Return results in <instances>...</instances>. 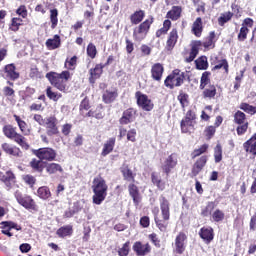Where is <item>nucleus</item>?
<instances>
[{
    "label": "nucleus",
    "mask_w": 256,
    "mask_h": 256,
    "mask_svg": "<svg viewBox=\"0 0 256 256\" xmlns=\"http://www.w3.org/2000/svg\"><path fill=\"white\" fill-rule=\"evenodd\" d=\"M240 109L242 111H245V113H249L250 115H255V113H256V107L255 106H251L248 103H242L240 105Z\"/></svg>",
    "instance_id": "54"
},
{
    "label": "nucleus",
    "mask_w": 256,
    "mask_h": 256,
    "mask_svg": "<svg viewBox=\"0 0 256 256\" xmlns=\"http://www.w3.org/2000/svg\"><path fill=\"white\" fill-rule=\"evenodd\" d=\"M152 24H153V18H151L150 20L149 19L145 20L137 28H135L133 31V37L135 41H143L147 33H149V29H151Z\"/></svg>",
    "instance_id": "5"
},
{
    "label": "nucleus",
    "mask_w": 256,
    "mask_h": 256,
    "mask_svg": "<svg viewBox=\"0 0 256 256\" xmlns=\"http://www.w3.org/2000/svg\"><path fill=\"white\" fill-rule=\"evenodd\" d=\"M23 19L21 18H12L11 25L9 27L10 31L17 32L19 31V26L22 25Z\"/></svg>",
    "instance_id": "52"
},
{
    "label": "nucleus",
    "mask_w": 256,
    "mask_h": 256,
    "mask_svg": "<svg viewBox=\"0 0 256 256\" xmlns=\"http://www.w3.org/2000/svg\"><path fill=\"white\" fill-rule=\"evenodd\" d=\"M47 129V135L49 137H53V135H57L59 133V128L57 127V118L55 116H50L44 122Z\"/></svg>",
    "instance_id": "9"
},
{
    "label": "nucleus",
    "mask_w": 256,
    "mask_h": 256,
    "mask_svg": "<svg viewBox=\"0 0 256 256\" xmlns=\"http://www.w3.org/2000/svg\"><path fill=\"white\" fill-rule=\"evenodd\" d=\"M2 229H9V231H11V229H15L16 231H21V226L18 225L17 223L13 222V221H3L1 222Z\"/></svg>",
    "instance_id": "47"
},
{
    "label": "nucleus",
    "mask_w": 256,
    "mask_h": 256,
    "mask_svg": "<svg viewBox=\"0 0 256 256\" xmlns=\"http://www.w3.org/2000/svg\"><path fill=\"white\" fill-rule=\"evenodd\" d=\"M46 171L50 175L57 173V171H59L60 173H63V167H61V165L57 163H50L46 166Z\"/></svg>",
    "instance_id": "43"
},
{
    "label": "nucleus",
    "mask_w": 256,
    "mask_h": 256,
    "mask_svg": "<svg viewBox=\"0 0 256 256\" xmlns=\"http://www.w3.org/2000/svg\"><path fill=\"white\" fill-rule=\"evenodd\" d=\"M164 71H165V68L163 67V64L155 63L154 65H152V68H151L152 79H154V81H161V79H163Z\"/></svg>",
    "instance_id": "15"
},
{
    "label": "nucleus",
    "mask_w": 256,
    "mask_h": 256,
    "mask_svg": "<svg viewBox=\"0 0 256 256\" xmlns=\"http://www.w3.org/2000/svg\"><path fill=\"white\" fill-rule=\"evenodd\" d=\"M94 117L95 119H103L105 117V114L103 113V106L98 105L96 110L94 111Z\"/></svg>",
    "instance_id": "60"
},
{
    "label": "nucleus",
    "mask_w": 256,
    "mask_h": 256,
    "mask_svg": "<svg viewBox=\"0 0 256 256\" xmlns=\"http://www.w3.org/2000/svg\"><path fill=\"white\" fill-rule=\"evenodd\" d=\"M34 155L42 161H55L57 152L53 148H39L38 150H34Z\"/></svg>",
    "instance_id": "6"
},
{
    "label": "nucleus",
    "mask_w": 256,
    "mask_h": 256,
    "mask_svg": "<svg viewBox=\"0 0 256 256\" xmlns=\"http://www.w3.org/2000/svg\"><path fill=\"white\" fill-rule=\"evenodd\" d=\"M129 245H131V243L129 241L124 243L123 246L118 250V255L119 256H128L129 251H130Z\"/></svg>",
    "instance_id": "56"
},
{
    "label": "nucleus",
    "mask_w": 256,
    "mask_h": 256,
    "mask_svg": "<svg viewBox=\"0 0 256 256\" xmlns=\"http://www.w3.org/2000/svg\"><path fill=\"white\" fill-rule=\"evenodd\" d=\"M247 33H249V28L245 26L241 27L238 34V41H245V39H247Z\"/></svg>",
    "instance_id": "59"
},
{
    "label": "nucleus",
    "mask_w": 256,
    "mask_h": 256,
    "mask_svg": "<svg viewBox=\"0 0 256 256\" xmlns=\"http://www.w3.org/2000/svg\"><path fill=\"white\" fill-rule=\"evenodd\" d=\"M187 77L189 79L187 73L181 72V70L179 69H175L170 75L166 77L164 85L165 87H168V89H175V87H181Z\"/></svg>",
    "instance_id": "3"
},
{
    "label": "nucleus",
    "mask_w": 256,
    "mask_h": 256,
    "mask_svg": "<svg viewBox=\"0 0 256 256\" xmlns=\"http://www.w3.org/2000/svg\"><path fill=\"white\" fill-rule=\"evenodd\" d=\"M217 95V88L215 85H210L208 88L204 89L203 97L204 99H213Z\"/></svg>",
    "instance_id": "40"
},
{
    "label": "nucleus",
    "mask_w": 256,
    "mask_h": 256,
    "mask_svg": "<svg viewBox=\"0 0 256 256\" xmlns=\"http://www.w3.org/2000/svg\"><path fill=\"white\" fill-rule=\"evenodd\" d=\"M149 239H150V241H152V243H153V245H155V247H161V241L157 237V234H155V233L150 234Z\"/></svg>",
    "instance_id": "63"
},
{
    "label": "nucleus",
    "mask_w": 256,
    "mask_h": 256,
    "mask_svg": "<svg viewBox=\"0 0 256 256\" xmlns=\"http://www.w3.org/2000/svg\"><path fill=\"white\" fill-rule=\"evenodd\" d=\"M196 119L195 114L188 110L185 117L180 122L182 133H189V127H193V121Z\"/></svg>",
    "instance_id": "8"
},
{
    "label": "nucleus",
    "mask_w": 256,
    "mask_h": 256,
    "mask_svg": "<svg viewBox=\"0 0 256 256\" xmlns=\"http://www.w3.org/2000/svg\"><path fill=\"white\" fill-rule=\"evenodd\" d=\"M37 193H38V197H40V199L47 200V199H49V197H51V190H49V187H47V186H42V187L38 188Z\"/></svg>",
    "instance_id": "42"
},
{
    "label": "nucleus",
    "mask_w": 256,
    "mask_h": 256,
    "mask_svg": "<svg viewBox=\"0 0 256 256\" xmlns=\"http://www.w3.org/2000/svg\"><path fill=\"white\" fill-rule=\"evenodd\" d=\"M182 9L180 6H173L170 11L167 12V19H171L172 21H177L181 17Z\"/></svg>",
    "instance_id": "28"
},
{
    "label": "nucleus",
    "mask_w": 256,
    "mask_h": 256,
    "mask_svg": "<svg viewBox=\"0 0 256 256\" xmlns=\"http://www.w3.org/2000/svg\"><path fill=\"white\" fill-rule=\"evenodd\" d=\"M214 160L215 163H221V161H223V148L221 144H217L214 148Z\"/></svg>",
    "instance_id": "45"
},
{
    "label": "nucleus",
    "mask_w": 256,
    "mask_h": 256,
    "mask_svg": "<svg viewBox=\"0 0 256 256\" xmlns=\"http://www.w3.org/2000/svg\"><path fill=\"white\" fill-rule=\"evenodd\" d=\"M135 97L137 99V105L140 106L143 111H153L154 105L151 99H149V96L138 91Z\"/></svg>",
    "instance_id": "7"
},
{
    "label": "nucleus",
    "mask_w": 256,
    "mask_h": 256,
    "mask_svg": "<svg viewBox=\"0 0 256 256\" xmlns=\"http://www.w3.org/2000/svg\"><path fill=\"white\" fill-rule=\"evenodd\" d=\"M211 76V72H204L201 76L200 80V89H205L209 83H211V79L209 77Z\"/></svg>",
    "instance_id": "48"
},
{
    "label": "nucleus",
    "mask_w": 256,
    "mask_h": 256,
    "mask_svg": "<svg viewBox=\"0 0 256 256\" xmlns=\"http://www.w3.org/2000/svg\"><path fill=\"white\" fill-rule=\"evenodd\" d=\"M3 133L8 139H15L19 135L11 125H5L3 127Z\"/></svg>",
    "instance_id": "34"
},
{
    "label": "nucleus",
    "mask_w": 256,
    "mask_h": 256,
    "mask_svg": "<svg viewBox=\"0 0 256 256\" xmlns=\"http://www.w3.org/2000/svg\"><path fill=\"white\" fill-rule=\"evenodd\" d=\"M15 143H17L18 145H20V147H22V149H25V151H27L29 149V143H27V139L21 135L18 134L15 138H14Z\"/></svg>",
    "instance_id": "44"
},
{
    "label": "nucleus",
    "mask_w": 256,
    "mask_h": 256,
    "mask_svg": "<svg viewBox=\"0 0 256 256\" xmlns=\"http://www.w3.org/2000/svg\"><path fill=\"white\" fill-rule=\"evenodd\" d=\"M212 219L215 221V223H220V221H223L225 219V213L222 210L216 209L212 213Z\"/></svg>",
    "instance_id": "51"
},
{
    "label": "nucleus",
    "mask_w": 256,
    "mask_h": 256,
    "mask_svg": "<svg viewBox=\"0 0 256 256\" xmlns=\"http://www.w3.org/2000/svg\"><path fill=\"white\" fill-rule=\"evenodd\" d=\"M30 167H32L33 171H37V173H43V169H45V163L41 159L37 160L33 158L30 161Z\"/></svg>",
    "instance_id": "32"
},
{
    "label": "nucleus",
    "mask_w": 256,
    "mask_h": 256,
    "mask_svg": "<svg viewBox=\"0 0 256 256\" xmlns=\"http://www.w3.org/2000/svg\"><path fill=\"white\" fill-rule=\"evenodd\" d=\"M14 119L18 124L20 131H22L24 135H29V129H27V123L21 120V117H19L17 114H14Z\"/></svg>",
    "instance_id": "39"
},
{
    "label": "nucleus",
    "mask_w": 256,
    "mask_h": 256,
    "mask_svg": "<svg viewBox=\"0 0 256 256\" xmlns=\"http://www.w3.org/2000/svg\"><path fill=\"white\" fill-rule=\"evenodd\" d=\"M136 114L137 111L133 108H128L125 110L119 120L120 125H129V123H133V121H135Z\"/></svg>",
    "instance_id": "11"
},
{
    "label": "nucleus",
    "mask_w": 256,
    "mask_h": 256,
    "mask_svg": "<svg viewBox=\"0 0 256 256\" xmlns=\"http://www.w3.org/2000/svg\"><path fill=\"white\" fill-rule=\"evenodd\" d=\"M219 69H224L225 73H229V62H227V59L218 60L212 71H218Z\"/></svg>",
    "instance_id": "38"
},
{
    "label": "nucleus",
    "mask_w": 256,
    "mask_h": 256,
    "mask_svg": "<svg viewBox=\"0 0 256 256\" xmlns=\"http://www.w3.org/2000/svg\"><path fill=\"white\" fill-rule=\"evenodd\" d=\"M46 47L50 50L53 51L55 49H59L61 47V36L59 35H54L53 38H50L46 41Z\"/></svg>",
    "instance_id": "25"
},
{
    "label": "nucleus",
    "mask_w": 256,
    "mask_h": 256,
    "mask_svg": "<svg viewBox=\"0 0 256 256\" xmlns=\"http://www.w3.org/2000/svg\"><path fill=\"white\" fill-rule=\"evenodd\" d=\"M117 95V91L106 90L102 96V99L106 104L113 103V101L117 99Z\"/></svg>",
    "instance_id": "33"
},
{
    "label": "nucleus",
    "mask_w": 256,
    "mask_h": 256,
    "mask_svg": "<svg viewBox=\"0 0 256 256\" xmlns=\"http://www.w3.org/2000/svg\"><path fill=\"white\" fill-rule=\"evenodd\" d=\"M175 167H177V154L172 153L165 159L162 169L166 175H169L171 170L175 169Z\"/></svg>",
    "instance_id": "10"
},
{
    "label": "nucleus",
    "mask_w": 256,
    "mask_h": 256,
    "mask_svg": "<svg viewBox=\"0 0 256 256\" xmlns=\"http://www.w3.org/2000/svg\"><path fill=\"white\" fill-rule=\"evenodd\" d=\"M2 151L6 153V155H11L12 157H22L23 152H21V149L17 146H13L9 143H3L1 145Z\"/></svg>",
    "instance_id": "13"
},
{
    "label": "nucleus",
    "mask_w": 256,
    "mask_h": 256,
    "mask_svg": "<svg viewBox=\"0 0 256 256\" xmlns=\"http://www.w3.org/2000/svg\"><path fill=\"white\" fill-rule=\"evenodd\" d=\"M2 183H4L6 190L10 191L13 189V185H15V174L8 170L2 177Z\"/></svg>",
    "instance_id": "16"
},
{
    "label": "nucleus",
    "mask_w": 256,
    "mask_h": 256,
    "mask_svg": "<svg viewBox=\"0 0 256 256\" xmlns=\"http://www.w3.org/2000/svg\"><path fill=\"white\" fill-rule=\"evenodd\" d=\"M199 236L201 237V239H203V241H205V243H210L213 241V228L209 227V228H201L200 232H199Z\"/></svg>",
    "instance_id": "23"
},
{
    "label": "nucleus",
    "mask_w": 256,
    "mask_h": 256,
    "mask_svg": "<svg viewBox=\"0 0 256 256\" xmlns=\"http://www.w3.org/2000/svg\"><path fill=\"white\" fill-rule=\"evenodd\" d=\"M189 99V95L181 92L179 95H178V101L180 102L181 106L182 107H185V105H187L188 103V100Z\"/></svg>",
    "instance_id": "61"
},
{
    "label": "nucleus",
    "mask_w": 256,
    "mask_h": 256,
    "mask_svg": "<svg viewBox=\"0 0 256 256\" xmlns=\"http://www.w3.org/2000/svg\"><path fill=\"white\" fill-rule=\"evenodd\" d=\"M246 153L256 156V133L243 144Z\"/></svg>",
    "instance_id": "19"
},
{
    "label": "nucleus",
    "mask_w": 256,
    "mask_h": 256,
    "mask_svg": "<svg viewBox=\"0 0 256 256\" xmlns=\"http://www.w3.org/2000/svg\"><path fill=\"white\" fill-rule=\"evenodd\" d=\"M199 47H201V41H197L192 45L189 57L186 59L187 63L195 61V57L199 55Z\"/></svg>",
    "instance_id": "31"
},
{
    "label": "nucleus",
    "mask_w": 256,
    "mask_h": 256,
    "mask_svg": "<svg viewBox=\"0 0 256 256\" xmlns=\"http://www.w3.org/2000/svg\"><path fill=\"white\" fill-rule=\"evenodd\" d=\"M187 239V236L185 233L180 232L176 239H175V247H176V253L178 255H183L185 253V240Z\"/></svg>",
    "instance_id": "14"
},
{
    "label": "nucleus",
    "mask_w": 256,
    "mask_h": 256,
    "mask_svg": "<svg viewBox=\"0 0 256 256\" xmlns=\"http://www.w3.org/2000/svg\"><path fill=\"white\" fill-rule=\"evenodd\" d=\"M58 17H59V10H57V8L50 10L51 29H56V27L59 23Z\"/></svg>",
    "instance_id": "36"
},
{
    "label": "nucleus",
    "mask_w": 256,
    "mask_h": 256,
    "mask_svg": "<svg viewBox=\"0 0 256 256\" xmlns=\"http://www.w3.org/2000/svg\"><path fill=\"white\" fill-rule=\"evenodd\" d=\"M128 191L130 197L133 199L134 205H139V203H141V194H139V188L135 184H130L128 186Z\"/></svg>",
    "instance_id": "20"
},
{
    "label": "nucleus",
    "mask_w": 256,
    "mask_h": 256,
    "mask_svg": "<svg viewBox=\"0 0 256 256\" xmlns=\"http://www.w3.org/2000/svg\"><path fill=\"white\" fill-rule=\"evenodd\" d=\"M215 210V202H208L206 207L201 210L202 217H209L213 215V211Z\"/></svg>",
    "instance_id": "41"
},
{
    "label": "nucleus",
    "mask_w": 256,
    "mask_h": 256,
    "mask_svg": "<svg viewBox=\"0 0 256 256\" xmlns=\"http://www.w3.org/2000/svg\"><path fill=\"white\" fill-rule=\"evenodd\" d=\"M14 197L17 203H19V205L24 207V209H27L28 211L30 210L35 211V209H37V204L35 203V200L31 198V196L23 195L19 190H17L14 193Z\"/></svg>",
    "instance_id": "4"
},
{
    "label": "nucleus",
    "mask_w": 256,
    "mask_h": 256,
    "mask_svg": "<svg viewBox=\"0 0 256 256\" xmlns=\"http://www.w3.org/2000/svg\"><path fill=\"white\" fill-rule=\"evenodd\" d=\"M160 209L164 221H169L170 212H169V200L165 196H161L160 199Z\"/></svg>",
    "instance_id": "18"
},
{
    "label": "nucleus",
    "mask_w": 256,
    "mask_h": 256,
    "mask_svg": "<svg viewBox=\"0 0 256 256\" xmlns=\"http://www.w3.org/2000/svg\"><path fill=\"white\" fill-rule=\"evenodd\" d=\"M178 39H179V35L177 34V29L174 28L170 32L167 43H166V47H167L168 51H171V49H173V47H175Z\"/></svg>",
    "instance_id": "27"
},
{
    "label": "nucleus",
    "mask_w": 256,
    "mask_h": 256,
    "mask_svg": "<svg viewBox=\"0 0 256 256\" xmlns=\"http://www.w3.org/2000/svg\"><path fill=\"white\" fill-rule=\"evenodd\" d=\"M77 65V56H73L70 59H67L65 62L66 69H73Z\"/></svg>",
    "instance_id": "57"
},
{
    "label": "nucleus",
    "mask_w": 256,
    "mask_h": 256,
    "mask_svg": "<svg viewBox=\"0 0 256 256\" xmlns=\"http://www.w3.org/2000/svg\"><path fill=\"white\" fill-rule=\"evenodd\" d=\"M252 178L254 179V181L252 182V185L250 187V193H251V195H255V193H256V168L252 172Z\"/></svg>",
    "instance_id": "64"
},
{
    "label": "nucleus",
    "mask_w": 256,
    "mask_h": 256,
    "mask_svg": "<svg viewBox=\"0 0 256 256\" xmlns=\"http://www.w3.org/2000/svg\"><path fill=\"white\" fill-rule=\"evenodd\" d=\"M133 251L137 256H145L148 255V253H151V245H149V243L143 244L137 241L133 245Z\"/></svg>",
    "instance_id": "12"
},
{
    "label": "nucleus",
    "mask_w": 256,
    "mask_h": 256,
    "mask_svg": "<svg viewBox=\"0 0 256 256\" xmlns=\"http://www.w3.org/2000/svg\"><path fill=\"white\" fill-rule=\"evenodd\" d=\"M103 69H105V65L103 64H97L95 68H91L89 70L90 77H89V82L90 83H95L99 77L103 74Z\"/></svg>",
    "instance_id": "17"
},
{
    "label": "nucleus",
    "mask_w": 256,
    "mask_h": 256,
    "mask_svg": "<svg viewBox=\"0 0 256 256\" xmlns=\"http://www.w3.org/2000/svg\"><path fill=\"white\" fill-rule=\"evenodd\" d=\"M191 32L195 37H201L203 33V19H201V17L196 18L193 22Z\"/></svg>",
    "instance_id": "22"
},
{
    "label": "nucleus",
    "mask_w": 256,
    "mask_h": 256,
    "mask_svg": "<svg viewBox=\"0 0 256 256\" xmlns=\"http://www.w3.org/2000/svg\"><path fill=\"white\" fill-rule=\"evenodd\" d=\"M231 19H233V13L231 12L223 13L218 18V25H220V27H223V25H225V23H228V21H231Z\"/></svg>",
    "instance_id": "46"
},
{
    "label": "nucleus",
    "mask_w": 256,
    "mask_h": 256,
    "mask_svg": "<svg viewBox=\"0 0 256 256\" xmlns=\"http://www.w3.org/2000/svg\"><path fill=\"white\" fill-rule=\"evenodd\" d=\"M247 129H249V123L247 122L238 126L236 129L237 135H245V133H247Z\"/></svg>",
    "instance_id": "62"
},
{
    "label": "nucleus",
    "mask_w": 256,
    "mask_h": 256,
    "mask_svg": "<svg viewBox=\"0 0 256 256\" xmlns=\"http://www.w3.org/2000/svg\"><path fill=\"white\" fill-rule=\"evenodd\" d=\"M196 68L200 71H205L209 67V62L207 61V56H201L195 60Z\"/></svg>",
    "instance_id": "37"
},
{
    "label": "nucleus",
    "mask_w": 256,
    "mask_h": 256,
    "mask_svg": "<svg viewBox=\"0 0 256 256\" xmlns=\"http://www.w3.org/2000/svg\"><path fill=\"white\" fill-rule=\"evenodd\" d=\"M56 234L61 239L65 238V237H69V236L73 235V226H71V225L63 226L56 231Z\"/></svg>",
    "instance_id": "30"
},
{
    "label": "nucleus",
    "mask_w": 256,
    "mask_h": 256,
    "mask_svg": "<svg viewBox=\"0 0 256 256\" xmlns=\"http://www.w3.org/2000/svg\"><path fill=\"white\" fill-rule=\"evenodd\" d=\"M86 53L90 59L97 57V47L93 43H89L86 49Z\"/></svg>",
    "instance_id": "50"
},
{
    "label": "nucleus",
    "mask_w": 256,
    "mask_h": 256,
    "mask_svg": "<svg viewBox=\"0 0 256 256\" xmlns=\"http://www.w3.org/2000/svg\"><path fill=\"white\" fill-rule=\"evenodd\" d=\"M115 137L109 138L106 143L103 146L102 149V157H107V155H109V153L113 152V149H115Z\"/></svg>",
    "instance_id": "26"
},
{
    "label": "nucleus",
    "mask_w": 256,
    "mask_h": 256,
    "mask_svg": "<svg viewBox=\"0 0 256 256\" xmlns=\"http://www.w3.org/2000/svg\"><path fill=\"white\" fill-rule=\"evenodd\" d=\"M46 95L48 97V99H51L52 101H59V99H61L63 97V95H61V93H56L53 92V90H51V87H47L46 89Z\"/></svg>",
    "instance_id": "49"
},
{
    "label": "nucleus",
    "mask_w": 256,
    "mask_h": 256,
    "mask_svg": "<svg viewBox=\"0 0 256 256\" xmlns=\"http://www.w3.org/2000/svg\"><path fill=\"white\" fill-rule=\"evenodd\" d=\"M4 71L6 73V77L11 79V81H16V79H19V72H17L15 64L6 65Z\"/></svg>",
    "instance_id": "21"
},
{
    "label": "nucleus",
    "mask_w": 256,
    "mask_h": 256,
    "mask_svg": "<svg viewBox=\"0 0 256 256\" xmlns=\"http://www.w3.org/2000/svg\"><path fill=\"white\" fill-rule=\"evenodd\" d=\"M245 119V113L241 111H237L234 115V122L237 123V125H243V123H245Z\"/></svg>",
    "instance_id": "55"
},
{
    "label": "nucleus",
    "mask_w": 256,
    "mask_h": 256,
    "mask_svg": "<svg viewBox=\"0 0 256 256\" xmlns=\"http://www.w3.org/2000/svg\"><path fill=\"white\" fill-rule=\"evenodd\" d=\"M46 79L62 93L67 91V82L71 79V73L69 71H62L60 74L57 72H48Z\"/></svg>",
    "instance_id": "2"
},
{
    "label": "nucleus",
    "mask_w": 256,
    "mask_h": 256,
    "mask_svg": "<svg viewBox=\"0 0 256 256\" xmlns=\"http://www.w3.org/2000/svg\"><path fill=\"white\" fill-rule=\"evenodd\" d=\"M205 165H207V156H202L195 162L192 168V173L194 175H199V173L203 171V167H205Z\"/></svg>",
    "instance_id": "24"
},
{
    "label": "nucleus",
    "mask_w": 256,
    "mask_h": 256,
    "mask_svg": "<svg viewBox=\"0 0 256 256\" xmlns=\"http://www.w3.org/2000/svg\"><path fill=\"white\" fill-rule=\"evenodd\" d=\"M121 173L125 181H129L132 183L135 181V175L133 174V171L129 169L128 166L122 167Z\"/></svg>",
    "instance_id": "35"
},
{
    "label": "nucleus",
    "mask_w": 256,
    "mask_h": 256,
    "mask_svg": "<svg viewBox=\"0 0 256 256\" xmlns=\"http://www.w3.org/2000/svg\"><path fill=\"white\" fill-rule=\"evenodd\" d=\"M207 149H209V145L204 144L200 148L194 150L192 152V159H195L196 157L203 155V153H207Z\"/></svg>",
    "instance_id": "53"
},
{
    "label": "nucleus",
    "mask_w": 256,
    "mask_h": 256,
    "mask_svg": "<svg viewBox=\"0 0 256 256\" xmlns=\"http://www.w3.org/2000/svg\"><path fill=\"white\" fill-rule=\"evenodd\" d=\"M154 221L160 231H167V223H165L163 220L158 219L157 216H155Z\"/></svg>",
    "instance_id": "58"
},
{
    "label": "nucleus",
    "mask_w": 256,
    "mask_h": 256,
    "mask_svg": "<svg viewBox=\"0 0 256 256\" xmlns=\"http://www.w3.org/2000/svg\"><path fill=\"white\" fill-rule=\"evenodd\" d=\"M92 191L94 195L92 196V201L94 205H101L105 199H107V182L102 177H96L93 180Z\"/></svg>",
    "instance_id": "1"
},
{
    "label": "nucleus",
    "mask_w": 256,
    "mask_h": 256,
    "mask_svg": "<svg viewBox=\"0 0 256 256\" xmlns=\"http://www.w3.org/2000/svg\"><path fill=\"white\" fill-rule=\"evenodd\" d=\"M143 19H145V11H143V10L135 11L130 16V21H131L132 25H139V23H141V21H143Z\"/></svg>",
    "instance_id": "29"
}]
</instances>
